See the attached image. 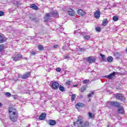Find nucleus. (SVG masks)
I'll return each mask as SVG.
<instances>
[{"mask_svg": "<svg viewBox=\"0 0 127 127\" xmlns=\"http://www.w3.org/2000/svg\"><path fill=\"white\" fill-rule=\"evenodd\" d=\"M8 113L9 115V118L11 122H13V123L16 122V121H17V118H18L16 110L13 108V107H9Z\"/></svg>", "mask_w": 127, "mask_h": 127, "instance_id": "nucleus-1", "label": "nucleus"}, {"mask_svg": "<svg viewBox=\"0 0 127 127\" xmlns=\"http://www.w3.org/2000/svg\"><path fill=\"white\" fill-rule=\"evenodd\" d=\"M55 16V17H57L58 16V14L57 13V11L55 10L51 13H48L46 14V17H45V22H47L49 19H50V17Z\"/></svg>", "mask_w": 127, "mask_h": 127, "instance_id": "nucleus-2", "label": "nucleus"}, {"mask_svg": "<svg viewBox=\"0 0 127 127\" xmlns=\"http://www.w3.org/2000/svg\"><path fill=\"white\" fill-rule=\"evenodd\" d=\"M120 106H121V104L117 101H108L106 103V107H108V108L110 107L119 108Z\"/></svg>", "mask_w": 127, "mask_h": 127, "instance_id": "nucleus-3", "label": "nucleus"}, {"mask_svg": "<svg viewBox=\"0 0 127 127\" xmlns=\"http://www.w3.org/2000/svg\"><path fill=\"white\" fill-rule=\"evenodd\" d=\"M114 97L116 100H119V101H122V102H124V101L126 100V97L123 96V94L121 93L115 94L114 95Z\"/></svg>", "mask_w": 127, "mask_h": 127, "instance_id": "nucleus-4", "label": "nucleus"}, {"mask_svg": "<svg viewBox=\"0 0 127 127\" xmlns=\"http://www.w3.org/2000/svg\"><path fill=\"white\" fill-rule=\"evenodd\" d=\"M51 84L52 85L51 88L54 90H57L59 88V83L57 81L54 82L52 81Z\"/></svg>", "mask_w": 127, "mask_h": 127, "instance_id": "nucleus-5", "label": "nucleus"}, {"mask_svg": "<svg viewBox=\"0 0 127 127\" xmlns=\"http://www.w3.org/2000/svg\"><path fill=\"white\" fill-rule=\"evenodd\" d=\"M12 58L13 59V61L16 62V61H19V60H21V59H22V55L18 54L16 56H13Z\"/></svg>", "mask_w": 127, "mask_h": 127, "instance_id": "nucleus-6", "label": "nucleus"}, {"mask_svg": "<svg viewBox=\"0 0 127 127\" xmlns=\"http://www.w3.org/2000/svg\"><path fill=\"white\" fill-rule=\"evenodd\" d=\"M86 61L88 63L91 64V63H95L96 61V58L94 57H89L86 58Z\"/></svg>", "mask_w": 127, "mask_h": 127, "instance_id": "nucleus-7", "label": "nucleus"}, {"mask_svg": "<svg viewBox=\"0 0 127 127\" xmlns=\"http://www.w3.org/2000/svg\"><path fill=\"white\" fill-rule=\"evenodd\" d=\"M115 76H116V72L114 71L108 75H106L105 77L107 79H109V80H112Z\"/></svg>", "mask_w": 127, "mask_h": 127, "instance_id": "nucleus-8", "label": "nucleus"}, {"mask_svg": "<svg viewBox=\"0 0 127 127\" xmlns=\"http://www.w3.org/2000/svg\"><path fill=\"white\" fill-rule=\"evenodd\" d=\"M100 16H101V11H100V10H96V12L94 13V17L97 19H99Z\"/></svg>", "mask_w": 127, "mask_h": 127, "instance_id": "nucleus-9", "label": "nucleus"}, {"mask_svg": "<svg viewBox=\"0 0 127 127\" xmlns=\"http://www.w3.org/2000/svg\"><path fill=\"white\" fill-rule=\"evenodd\" d=\"M67 12L68 14H69V15H71V16H74V15H75V11H74V10H72V8L67 9Z\"/></svg>", "mask_w": 127, "mask_h": 127, "instance_id": "nucleus-10", "label": "nucleus"}, {"mask_svg": "<svg viewBox=\"0 0 127 127\" xmlns=\"http://www.w3.org/2000/svg\"><path fill=\"white\" fill-rule=\"evenodd\" d=\"M31 72H27L21 76V79H27L29 76H30Z\"/></svg>", "mask_w": 127, "mask_h": 127, "instance_id": "nucleus-11", "label": "nucleus"}, {"mask_svg": "<svg viewBox=\"0 0 127 127\" xmlns=\"http://www.w3.org/2000/svg\"><path fill=\"white\" fill-rule=\"evenodd\" d=\"M118 112L119 114H121L122 115H124V114H125V110H124V108L120 106L119 107H118Z\"/></svg>", "mask_w": 127, "mask_h": 127, "instance_id": "nucleus-12", "label": "nucleus"}, {"mask_svg": "<svg viewBox=\"0 0 127 127\" xmlns=\"http://www.w3.org/2000/svg\"><path fill=\"white\" fill-rule=\"evenodd\" d=\"M46 118V114L45 113H42L39 117V120H40V121H43V120H45Z\"/></svg>", "mask_w": 127, "mask_h": 127, "instance_id": "nucleus-13", "label": "nucleus"}, {"mask_svg": "<svg viewBox=\"0 0 127 127\" xmlns=\"http://www.w3.org/2000/svg\"><path fill=\"white\" fill-rule=\"evenodd\" d=\"M69 46H70L69 43H65V44H64V45L63 47L64 51H66V50H69Z\"/></svg>", "mask_w": 127, "mask_h": 127, "instance_id": "nucleus-14", "label": "nucleus"}, {"mask_svg": "<svg viewBox=\"0 0 127 127\" xmlns=\"http://www.w3.org/2000/svg\"><path fill=\"white\" fill-rule=\"evenodd\" d=\"M82 36H84L83 38H84V39H86V40H88L90 38H91V37L90 36H87L86 35V32H82Z\"/></svg>", "mask_w": 127, "mask_h": 127, "instance_id": "nucleus-15", "label": "nucleus"}, {"mask_svg": "<svg viewBox=\"0 0 127 127\" xmlns=\"http://www.w3.org/2000/svg\"><path fill=\"white\" fill-rule=\"evenodd\" d=\"M74 35H76V36H78V35H82V33H81V30L78 29L74 31Z\"/></svg>", "mask_w": 127, "mask_h": 127, "instance_id": "nucleus-16", "label": "nucleus"}, {"mask_svg": "<svg viewBox=\"0 0 127 127\" xmlns=\"http://www.w3.org/2000/svg\"><path fill=\"white\" fill-rule=\"evenodd\" d=\"M48 124L50 126H55L56 125V121L55 120H50L48 121Z\"/></svg>", "mask_w": 127, "mask_h": 127, "instance_id": "nucleus-17", "label": "nucleus"}, {"mask_svg": "<svg viewBox=\"0 0 127 127\" xmlns=\"http://www.w3.org/2000/svg\"><path fill=\"white\" fill-rule=\"evenodd\" d=\"M77 12L79 15H81L82 16H84V15H85V14H86V13H85V12L83 11L82 9H79L77 11Z\"/></svg>", "mask_w": 127, "mask_h": 127, "instance_id": "nucleus-18", "label": "nucleus"}, {"mask_svg": "<svg viewBox=\"0 0 127 127\" xmlns=\"http://www.w3.org/2000/svg\"><path fill=\"white\" fill-rule=\"evenodd\" d=\"M100 56H101V57L102 58V61H104V62H107V58H106V56L105 55L100 54Z\"/></svg>", "mask_w": 127, "mask_h": 127, "instance_id": "nucleus-19", "label": "nucleus"}, {"mask_svg": "<svg viewBox=\"0 0 127 127\" xmlns=\"http://www.w3.org/2000/svg\"><path fill=\"white\" fill-rule=\"evenodd\" d=\"M30 7H31V8H33V9H35L36 10H38V9H39L38 6L36 5H35V4H32L30 5Z\"/></svg>", "mask_w": 127, "mask_h": 127, "instance_id": "nucleus-20", "label": "nucleus"}, {"mask_svg": "<svg viewBox=\"0 0 127 127\" xmlns=\"http://www.w3.org/2000/svg\"><path fill=\"white\" fill-rule=\"evenodd\" d=\"M75 107L76 109H78V107H80L81 108H83V107H85V105L83 103H79L76 104Z\"/></svg>", "mask_w": 127, "mask_h": 127, "instance_id": "nucleus-21", "label": "nucleus"}, {"mask_svg": "<svg viewBox=\"0 0 127 127\" xmlns=\"http://www.w3.org/2000/svg\"><path fill=\"white\" fill-rule=\"evenodd\" d=\"M113 60H114V59L113 58V57H112V56H109L107 59V61H108V62H109V63L113 62Z\"/></svg>", "mask_w": 127, "mask_h": 127, "instance_id": "nucleus-22", "label": "nucleus"}, {"mask_svg": "<svg viewBox=\"0 0 127 127\" xmlns=\"http://www.w3.org/2000/svg\"><path fill=\"white\" fill-rule=\"evenodd\" d=\"M13 3L14 4H15L16 5H17V6H18V7H19V6L20 5V4H21V3H20L18 2V1H15V0L13 1Z\"/></svg>", "mask_w": 127, "mask_h": 127, "instance_id": "nucleus-23", "label": "nucleus"}, {"mask_svg": "<svg viewBox=\"0 0 127 127\" xmlns=\"http://www.w3.org/2000/svg\"><path fill=\"white\" fill-rule=\"evenodd\" d=\"M3 42H4V38L1 35H0V43H2Z\"/></svg>", "mask_w": 127, "mask_h": 127, "instance_id": "nucleus-24", "label": "nucleus"}, {"mask_svg": "<svg viewBox=\"0 0 127 127\" xmlns=\"http://www.w3.org/2000/svg\"><path fill=\"white\" fill-rule=\"evenodd\" d=\"M107 22H108V19L107 18H105L103 20V25H104L105 26V25H107Z\"/></svg>", "mask_w": 127, "mask_h": 127, "instance_id": "nucleus-25", "label": "nucleus"}, {"mask_svg": "<svg viewBox=\"0 0 127 127\" xmlns=\"http://www.w3.org/2000/svg\"><path fill=\"white\" fill-rule=\"evenodd\" d=\"M59 90H60L61 92H64V91H65V88H64V87L61 85L59 86Z\"/></svg>", "mask_w": 127, "mask_h": 127, "instance_id": "nucleus-26", "label": "nucleus"}, {"mask_svg": "<svg viewBox=\"0 0 127 127\" xmlns=\"http://www.w3.org/2000/svg\"><path fill=\"white\" fill-rule=\"evenodd\" d=\"M113 20L114 21H118L119 20V17L117 16H114L113 17Z\"/></svg>", "mask_w": 127, "mask_h": 127, "instance_id": "nucleus-27", "label": "nucleus"}, {"mask_svg": "<svg viewBox=\"0 0 127 127\" xmlns=\"http://www.w3.org/2000/svg\"><path fill=\"white\" fill-rule=\"evenodd\" d=\"M38 47L39 50H40L41 51L43 50V49H44V48L41 45H39Z\"/></svg>", "mask_w": 127, "mask_h": 127, "instance_id": "nucleus-28", "label": "nucleus"}, {"mask_svg": "<svg viewBox=\"0 0 127 127\" xmlns=\"http://www.w3.org/2000/svg\"><path fill=\"white\" fill-rule=\"evenodd\" d=\"M4 49V45H0V52Z\"/></svg>", "mask_w": 127, "mask_h": 127, "instance_id": "nucleus-29", "label": "nucleus"}, {"mask_svg": "<svg viewBox=\"0 0 127 127\" xmlns=\"http://www.w3.org/2000/svg\"><path fill=\"white\" fill-rule=\"evenodd\" d=\"M75 98H76V94H72L71 98L72 102L74 101Z\"/></svg>", "mask_w": 127, "mask_h": 127, "instance_id": "nucleus-30", "label": "nucleus"}, {"mask_svg": "<svg viewBox=\"0 0 127 127\" xmlns=\"http://www.w3.org/2000/svg\"><path fill=\"white\" fill-rule=\"evenodd\" d=\"M85 90H86V86H83L81 88V92L83 93V92H84V91H85Z\"/></svg>", "mask_w": 127, "mask_h": 127, "instance_id": "nucleus-31", "label": "nucleus"}, {"mask_svg": "<svg viewBox=\"0 0 127 127\" xmlns=\"http://www.w3.org/2000/svg\"><path fill=\"white\" fill-rule=\"evenodd\" d=\"M5 95L6 97H11V94H10V93H9V92H6L5 93Z\"/></svg>", "mask_w": 127, "mask_h": 127, "instance_id": "nucleus-32", "label": "nucleus"}, {"mask_svg": "<svg viewBox=\"0 0 127 127\" xmlns=\"http://www.w3.org/2000/svg\"><path fill=\"white\" fill-rule=\"evenodd\" d=\"M31 56H34L35 55H36V52H35L34 51L31 52Z\"/></svg>", "mask_w": 127, "mask_h": 127, "instance_id": "nucleus-33", "label": "nucleus"}, {"mask_svg": "<svg viewBox=\"0 0 127 127\" xmlns=\"http://www.w3.org/2000/svg\"><path fill=\"white\" fill-rule=\"evenodd\" d=\"M94 94H95L94 92H92L90 94H89L88 95V97L89 98H90V97H92V96H93L94 95Z\"/></svg>", "mask_w": 127, "mask_h": 127, "instance_id": "nucleus-34", "label": "nucleus"}, {"mask_svg": "<svg viewBox=\"0 0 127 127\" xmlns=\"http://www.w3.org/2000/svg\"><path fill=\"white\" fill-rule=\"evenodd\" d=\"M88 115H89V117H90V118H94V114H92V113H88Z\"/></svg>", "mask_w": 127, "mask_h": 127, "instance_id": "nucleus-35", "label": "nucleus"}, {"mask_svg": "<svg viewBox=\"0 0 127 127\" xmlns=\"http://www.w3.org/2000/svg\"><path fill=\"white\" fill-rule=\"evenodd\" d=\"M89 80H85L83 81V84H87V83H89Z\"/></svg>", "mask_w": 127, "mask_h": 127, "instance_id": "nucleus-36", "label": "nucleus"}, {"mask_svg": "<svg viewBox=\"0 0 127 127\" xmlns=\"http://www.w3.org/2000/svg\"><path fill=\"white\" fill-rule=\"evenodd\" d=\"M96 31L100 32L101 31V28L97 27V28H96Z\"/></svg>", "mask_w": 127, "mask_h": 127, "instance_id": "nucleus-37", "label": "nucleus"}, {"mask_svg": "<svg viewBox=\"0 0 127 127\" xmlns=\"http://www.w3.org/2000/svg\"><path fill=\"white\" fill-rule=\"evenodd\" d=\"M4 14V12L2 11H0V16H2Z\"/></svg>", "mask_w": 127, "mask_h": 127, "instance_id": "nucleus-38", "label": "nucleus"}, {"mask_svg": "<svg viewBox=\"0 0 127 127\" xmlns=\"http://www.w3.org/2000/svg\"><path fill=\"white\" fill-rule=\"evenodd\" d=\"M56 70L57 72H61V68H57L56 69Z\"/></svg>", "mask_w": 127, "mask_h": 127, "instance_id": "nucleus-39", "label": "nucleus"}, {"mask_svg": "<svg viewBox=\"0 0 127 127\" xmlns=\"http://www.w3.org/2000/svg\"><path fill=\"white\" fill-rule=\"evenodd\" d=\"M12 11H14V9L11 8L9 9V12H12Z\"/></svg>", "mask_w": 127, "mask_h": 127, "instance_id": "nucleus-40", "label": "nucleus"}, {"mask_svg": "<svg viewBox=\"0 0 127 127\" xmlns=\"http://www.w3.org/2000/svg\"><path fill=\"white\" fill-rule=\"evenodd\" d=\"M64 58L65 59H70V57L67 56V55H65L64 56Z\"/></svg>", "mask_w": 127, "mask_h": 127, "instance_id": "nucleus-41", "label": "nucleus"}, {"mask_svg": "<svg viewBox=\"0 0 127 127\" xmlns=\"http://www.w3.org/2000/svg\"><path fill=\"white\" fill-rule=\"evenodd\" d=\"M58 47V45L56 44L54 46V48L56 49Z\"/></svg>", "mask_w": 127, "mask_h": 127, "instance_id": "nucleus-42", "label": "nucleus"}, {"mask_svg": "<svg viewBox=\"0 0 127 127\" xmlns=\"http://www.w3.org/2000/svg\"><path fill=\"white\" fill-rule=\"evenodd\" d=\"M70 81H67V82H66V84H67V85H70Z\"/></svg>", "mask_w": 127, "mask_h": 127, "instance_id": "nucleus-43", "label": "nucleus"}, {"mask_svg": "<svg viewBox=\"0 0 127 127\" xmlns=\"http://www.w3.org/2000/svg\"><path fill=\"white\" fill-rule=\"evenodd\" d=\"M3 124L4 127H6V124L5 123H3Z\"/></svg>", "mask_w": 127, "mask_h": 127, "instance_id": "nucleus-44", "label": "nucleus"}, {"mask_svg": "<svg viewBox=\"0 0 127 127\" xmlns=\"http://www.w3.org/2000/svg\"><path fill=\"white\" fill-rule=\"evenodd\" d=\"M78 86V85H74L73 87H77Z\"/></svg>", "mask_w": 127, "mask_h": 127, "instance_id": "nucleus-45", "label": "nucleus"}, {"mask_svg": "<svg viewBox=\"0 0 127 127\" xmlns=\"http://www.w3.org/2000/svg\"><path fill=\"white\" fill-rule=\"evenodd\" d=\"M1 106V103H0V107Z\"/></svg>", "mask_w": 127, "mask_h": 127, "instance_id": "nucleus-46", "label": "nucleus"}]
</instances>
